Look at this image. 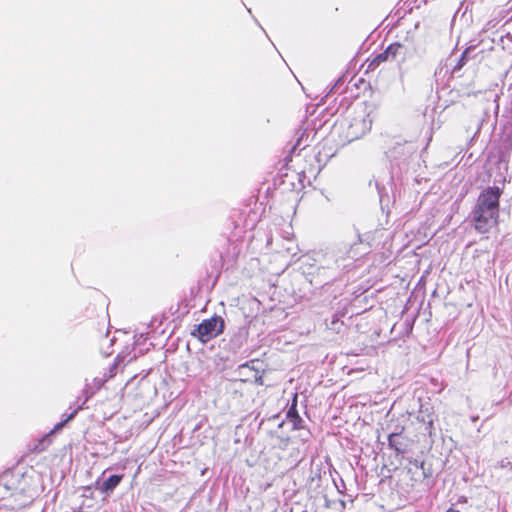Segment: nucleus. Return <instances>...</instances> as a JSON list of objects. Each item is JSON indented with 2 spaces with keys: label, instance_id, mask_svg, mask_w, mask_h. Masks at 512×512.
I'll list each match as a JSON object with an SVG mask.
<instances>
[{
  "label": "nucleus",
  "instance_id": "nucleus-6",
  "mask_svg": "<svg viewBox=\"0 0 512 512\" xmlns=\"http://www.w3.org/2000/svg\"><path fill=\"white\" fill-rule=\"evenodd\" d=\"M296 407H297V404H296V398H295L292 406L289 408V410L287 412V418L290 420V422H292L294 428H299V423L302 421V419L299 416Z\"/></svg>",
  "mask_w": 512,
  "mask_h": 512
},
{
  "label": "nucleus",
  "instance_id": "nucleus-5",
  "mask_svg": "<svg viewBox=\"0 0 512 512\" xmlns=\"http://www.w3.org/2000/svg\"><path fill=\"white\" fill-rule=\"evenodd\" d=\"M123 478H124L123 474L111 475L105 481H103L101 484L97 483L96 489L99 490L100 493L108 496L121 483Z\"/></svg>",
  "mask_w": 512,
  "mask_h": 512
},
{
  "label": "nucleus",
  "instance_id": "nucleus-8",
  "mask_svg": "<svg viewBox=\"0 0 512 512\" xmlns=\"http://www.w3.org/2000/svg\"><path fill=\"white\" fill-rule=\"evenodd\" d=\"M402 48V44L395 42L390 44L385 50L389 56V59H394Z\"/></svg>",
  "mask_w": 512,
  "mask_h": 512
},
{
  "label": "nucleus",
  "instance_id": "nucleus-9",
  "mask_svg": "<svg viewBox=\"0 0 512 512\" xmlns=\"http://www.w3.org/2000/svg\"><path fill=\"white\" fill-rule=\"evenodd\" d=\"M118 365H119L118 361H115V362L111 365V367H110V369H109L110 374H109L108 378H112L113 376H115L116 371H117V368H118Z\"/></svg>",
  "mask_w": 512,
  "mask_h": 512
},
{
  "label": "nucleus",
  "instance_id": "nucleus-3",
  "mask_svg": "<svg viewBox=\"0 0 512 512\" xmlns=\"http://www.w3.org/2000/svg\"><path fill=\"white\" fill-rule=\"evenodd\" d=\"M473 221L475 229L479 233H487L498 225L499 214L475 208L473 211Z\"/></svg>",
  "mask_w": 512,
  "mask_h": 512
},
{
  "label": "nucleus",
  "instance_id": "nucleus-10",
  "mask_svg": "<svg viewBox=\"0 0 512 512\" xmlns=\"http://www.w3.org/2000/svg\"><path fill=\"white\" fill-rule=\"evenodd\" d=\"M256 381H257L259 384H263L262 377L257 378V379H256Z\"/></svg>",
  "mask_w": 512,
  "mask_h": 512
},
{
  "label": "nucleus",
  "instance_id": "nucleus-2",
  "mask_svg": "<svg viewBox=\"0 0 512 512\" xmlns=\"http://www.w3.org/2000/svg\"><path fill=\"white\" fill-rule=\"evenodd\" d=\"M502 189L497 186L485 188L478 196L475 208L499 214Z\"/></svg>",
  "mask_w": 512,
  "mask_h": 512
},
{
  "label": "nucleus",
  "instance_id": "nucleus-1",
  "mask_svg": "<svg viewBox=\"0 0 512 512\" xmlns=\"http://www.w3.org/2000/svg\"><path fill=\"white\" fill-rule=\"evenodd\" d=\"M224 326V320L220 316H213L209 319H204L200 324L196 325L191 331V335L202 343H207L222 334Z\"/></svg>",
  "mask_w": 512,
  "mask_h": 512
},
{
  "label": "nucleus",
  "instance_id": "nucleus-11",
  "mask_svg": "<svg viewBox=\"0 0 512 512\" xmlns=\"http://www.w3.org/2000/svg\"><path fill=\"white\" fill-rule=\"evenodd\" d=\"M76 412L72 413L69 417H68V420L72 419L74 417Z\"/></svg>",
  "mask_w": 512,
  "mask_h": 512
},
{
  "label": "nucleus",
  "instance_id": "nucleus-4",
  "mask_svg": "<svg viewBox=\"0 0 512 512\" xmlns=\"http://www.w3.org/2000/svg\"><path fill=\"white\" fill-rule=\"evenodd\" d=\"M388 445L396 452V455H403L409 449V439L400 433H391L388 436Z\"/></svg>",
  "mask_w": 512,
  "mask_h": 512
},
{
  "label": "nucleus",
  "instance_id": "nucleus-7",
  "mask_svg": "<svg viewBox=\"0 0 512 512\" xmlns=\"http://www.w3.org/2000/svg\"><path fill=\"white\" fill-rule=\"evenodd\" d=\"M389 60V56L388 54L386 53V50H384L383 52L379 53L369 64L368 68L370 69H374L375 67H377L380 63L382 62H385Z\"/></svg>",
  "mask_w": 512,
  "mask_h": 512
}]
</instances>
